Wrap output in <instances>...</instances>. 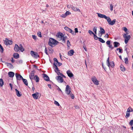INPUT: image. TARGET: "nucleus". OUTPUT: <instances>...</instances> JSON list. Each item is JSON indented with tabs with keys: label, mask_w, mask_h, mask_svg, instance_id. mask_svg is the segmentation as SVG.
<instances>
[{
	"label": "nucleus",
	"mask_w": 133,
	"mask_h": 133,
	"mask_svg": "<svg viewBox=\"0 0 133 133\" xmlns=\"http://www.w3.org/2000/svg\"><path fill=\"white\" fill-rule=\"evenodd\" d=\"M97 14L99 17L101 18H104L107 19L108 23L110 25H113L115 23L116 21L115 19H114L112 21H111V19L109 17H107L105 15L98 13H97Z\"/></svg>",
	"instance_id": "nucleus-1"
},
{
	"label": "nucleus",
	"mask_w": 133,
	"mask_h": 133,
	"mask_svg": "<svg viewBox=\"0 0 133 133\" xmlns=\"http://www.w3.org/2000/svg\"><path fill=\"white\" fill-rule=\"evenodd\" d=\"M59 42L54 38H50L48 42V44L52 48L58 44Z\"/></svg>",
	"instance_id": "nucleus-2"
},
{
	"label": "nucleus",
	"mask_w": 133,
	"mask_h": 133,
	"mask_svg": "<svg viewBox=\"0 0 133 133\" xmlns=\"http://www.w3.org/2000/svg\"><path fill=\"white\" fill-rule=\"evenodd\" d=\"M109 60V57H108L106 61V63L107 65L109 68L110 67L112 68H113L114 66V62L112 61L110 62Z\"/></svg>",
	"instance_id": "nucleus-3"
},
{
	"label": "nucleus",
	"mask_w": 133,
	"mask_h": 133,
	"mask_svg": "<svg viewBox=\"0 0 133 133\" xmlns=\"http://www.w3.org/2000/svg\"><path fill=\"white\" fill-rule=\"evenodd\" d=\"M30 54L34 58H37V57H39V56L38 55L37 52H35L32 51H31L30 52Z\"/></svg>",
	"instance_id": "nucleus-4"
},
{
	"label": "nucleus",
	"mask_w": 133,
	"mask_h": 133,
	"mask_svg": "<svg viewBox=\"0 0 133 133\" xmlns=\"http://www.w3.org/2000/svg\"><path fill=\"white\" fill-rule=\"evenodd\" d=\"M35 72V71L33 70L32 71L30 75L29 78L32 82V80L35 78V76H34V74Z\"/></svg>",
	"instance_id": "nucleus-5"
},
{
	"label": "nucleus",
	"mask_w": 133,
	"mask_h": 133,
	"mask_svg": "<svg viewBox=\"0 0 133 133\" xmlns=\"http://www.w3.org/2000/svg\"><path fill=\"white\" fill-rule=\"evenodd\" d=\"M4 42L5 44L6 45L12 44V41L9 40L7 38H5V40H4Z\"/></svg>",
	"instance_id": "nucleus-6"
},
{
	"label": "nucleus",
	"mask_w": 133,
	"mask_h": 133,
	"mask_svg": "<svg viewBox=\"0 0 133 133\" xmlns=\"http://www.w3.org/2000/svg\"><path fill=\"white\" fill-rule=\"evenodd\" d=\"M91 80L95 84L97 85L99 84V81L95 77L92 78Z\"/></svg>",
	"instance_id": "nucleus-7"
},
{
	"label": "nucleus",
	"mask_w": 133,
	"mask_h": 133,
	"mask_svg": "<svg viewBox=\"0 0 133 133\" xmlns=\"http://www.w3.org/2000/svg\"><path fill=\"white\" fill-rule=\"evenodd\" d=\"M70 88L68 85H66L65 90V92L66 94L68 95L70 93L71 91L70 90Z\"/></svg>",
	"instance_id": "nucleus-8"
},
{
	"label": "nucleus",
	"mask_w": 133,
	"mask_h": 133,
	"mask_svg": "<svg viewBox=\"0 0 133 133\" xmlns=\"http://www.w3.org/2000/svg\"><path fill=\"white\" fill-rule=\"evenodd\" d=\"M63 34L60 32H58L56 35V36L58 38H61V39H62V38L63 37Z\"/></svg>",
	"instance_id": "nucleus-9"
},
{
	"label": "nucleus",
	"mask_w": 133,
	"mask_h": 133,
	"mask_svg": "<svg viewBox=\"0 0 133 133\" xmlns=\"http://www.w3.org/2000/svg\"><path fill=\"white\" fill-rule=\"evenodd\" d=\"M42 75L43 76V78L44 80L46 81H48L50 80L49 77L46 74H43Z\"/></svg>",
	"instance_id": "nucleus-10"
},
{
	"label": "nucleus",
	"mask_w": 133,
	"mask_h": 133,
	"mask_svg": "<svg viewBox=\"0 0 133 133\" xmlns=\"http://www.w3.org/2000/svg\"><path fill=\"white\" fill-rule=\"evenodd\" d=\"M15 75L17 78V79L20 81L21 79H22L23 78L19 74H18L17 73H16Z\"/></svg>",
	"instance_id": "nucleus-11"
},
{
	"label": "nucleus",
	"mask_w": 133,
	"mask_h": 133,
	"mask_svg": "<svg viewBox=\"0 0 133 133\" xmlns=\"http://www.w3.org/2000/svg\"><path fill=\"white\" fill-rule=\"evenodd\" d=\"M56 78L58 81V82L60 83H62L63 81V79L60 76L56 77Z\"/></svg>",
	"instance_id": "nucleus-12"
},
{
	"label": "nucleus",
	"mask_w": 133,
	"mask_h": 133,
	"mask_svg": "<svg viewBox=\"0 0 133 133\" xmlns=\"http://www.w3.org/2000/svg\"><path fill=\"white\" fill-rule=\"evenodd\" d=\"M66 73L68 76L70 78L74 76V75L70 70H68L66 71Z\"/></svg>",
	"instance_id": "nucleus-13"
},
{
	"label": "nucleus",
	"mask_w": 133,
	"mask_h": 133,
	"mask_svg": "<svg viewBox=\"0 0 133 133\" xmlns=\"http://www.w3.org/2000/svg\"><path fill=\"white\" fill-rule=\"evenodd\" d=\"M106 43L107 45H109L108 47L111 49H113L114 48V47L112 46V45H110V41H107Z\"/></svg>",
	"instance_id": "nucleus-14"
},
{
	"label": "nucleus",
	"mask_w": 133,
	"mask_h": 133,
	"mask_svg": "<svg viewBox=\"0 0 133 133\" xmlns=\"http://www.w3.org/2000/svg\"><path fill=\"white\" fill-rule=\"evenodd\" d=\"M14 50L16 52H18L19 51V46L17 44H15L14 48Z\"/></svg>",
	"instance_id": "nucleus-15"
},
{
	"label": "nucleus",
	"mask_w": 133,
	"mask_h": 133,
	"mask_svg": "<svg viewBox=\"0 0 133 133\" xmlns=\"http://www.w3.org/2000/svg\"><path fill=\"white\" fill-rule=\"evenodd\" d=\"M38 93L36 92L35 93L32 94V96L35 99H37L38 98Z\"/></svg>",
	"instance_id": "nucleus-16"
},
{
	"label": "nucleus",
	"mask_w": 133,
	"mask_h": 133,
	"mask_svg": "<svg viewBox=\"0 0 133 133\" xmlns=\"http://www.w3.org/2000/svg\"><path fill=\"white\" fill-rule=\"evenodd\" d=\"M71 8L73 10L75 11L80 12V9L76 7L72 6Z\"/></svg>",
	"instance_id": "nucleus-17"
},
{
	"label": "nucleus",
	"mask_w": 133,
	"mask_h": 133,
	"mask_svg": "<svg viewBox=\"0 0 133 133\" xmlns=\"http://www.w3.org/2000/svg\"><path fill=\"white\" fill-rule=\"evenodd\" d=\"M57 63H56V64L55 63H54L53 64V66L54 68H55V71L56 72H57L56 71H59L60 70H59L57 68V66L56 65Z\"/></svg>",
	"instance_id": "nucleus-18"
},
{
	"label": "nucleus",
	"mask_w": 133,
	"mask_h": 133,
	"mask_svg": "<svg viewBox=\"0 0 133 133\" xmlns=\"http://www.w3.org/2000/svg\"><path fill=\"white\" fill-rule=\"evenodd\" d=\"M74 52V50L72 49L71 50L68 52V55L70 56H72L73 55Z\"/></svg>",
	"instance_id": "nucleus-19"
},
{
	"label": "nucleus",
	"mask_w": 133,
	"mask_h": 133,
	"mask_svg": "<svg viewBox=\"0 0 133 133\" xmlns=\"http://www.w3.org/2000/svg\"><path fill=\"white\" fill-rule=\"evenodd\" d=\"M15 90L16 92L17 95L18 97H19L22 96V94H21V92H20L19 91H18L17 89H15Z\"/></svg>",
	"instance_id": "nucleus-20"
},
{
	"label": "nucleus",
	"mask_w": 133,
	"mask_h": 133,
	"mask_svg": "<svg viewBox=\"0 0 133 133\" xmlns=\"http://www.w3.org/2000/svg\"><path fill=\"white\" fill-rule=\"evenodd\" d=\"M113 44L114 47H117L120 45V44L119 43L116 42H113Z\"/></svg>",
	"instance_id": "nucleus-21"
},
{
	"label": "nucleus",
	"mask_w": 133,
	"mask_h": 133,
	"mask_svg": "<svg viewBox=\"0 0 133 133\" xmlns=\"http://www.w3.org/2000/svg\"><path fill=\"white\" fill-rule=\"evenodd\" d=\"M5 64H6L7 66L10 69H13L14 68V67L10 63H5Z\"/></svg>",
	"instance_id": "nucleus-22"
},
{
	"label": "nucleus",
	"mask_w": 133,
	"mask_h": 133,
	"mask_svg": "<svg viewBox=\"0 0 133 133\" xmlns=\"http://www.w3.org/2000/svg\"><path fill=\"white\" fill-rule=\"evenodd\" d=\"M14 73L11 71L8 72V75L10 77H13L14 75Z\"/></svg>",
	"instance_id": "nucleus-23"
},
{
	"label": "nucleus",
	"mask_w": 133,
	"mask_h": 133,
	"mask_svg": "<svg viewBox=\"0 0 133 133\" xmlns=\"http://www.w3.org/2000/svg\"><path fill=\"white\" fill-rule=\"evenodd\" d=\"M19 50H20L21 52H23L24 50V49L21 44H20L19 45Z\"/></svg>",
	"instance_id": "nucleus-24"
},
{
	"label": "nucleus",
	"mask_w": 133,
	"mask_h": 133,
	"mask_svg": "<svg viewBox=\"0 0 133 133\" xmlns=\"http://www.w3.org/2000/svg\"><path fill=\"white\" fill-rule=\"evenodd\" d=\"M120 69L122 71H124L125 70V68L122 64H121L120 65Z\"/></svg>",
	"instance_id": "nucleus-25"
},
{
	"label": "nucleus",
	"mask_w": 133,
	"mask_h": 133,
	"mask_svg": "<svg viewBox=\"0 0 133 133\" xmlns=\"http://www.w3.org/2000/svg\"><path fill=\"white\" fill-rule=\"evenodd\" d=\"M13 56L15 58L17 59L19 57V55L18 53H15L14 54Z\"/></svg>",
	"instance_id": "nucleus-26"
},
{
	"label": "nucleus",
	"mask_w": 133,
	"mask_h": 133,
	"mask_svg": "<svg viewBox=\"0 0 133 133\" xmlns=\"http://www.w3.org/2000/svg\"><path fill=\"white\" fill-rule=\"evenodd\" d=\"M34 79H35L36 82H38L39 81V79L38 76L36 75L35 77V78Z\"/></svg>",
	"instance_id": "nucleus-27"
},
{
	"label": "nucleus",
	"mask_w": 133,
	"mask_h": 133,
	"mask_svg": "<svg viewBox=\"0 0 133 133\" xmlns=\"http://www.w3.org/2000/svg\"><path fill=\"white\" fill-rule=\"evenodd\" d=\"M22 80L25 84L26 86H27L28 85V82L27 80L23 78L22 79Z\"/></svg>",
	"instance_id": "nucleus-28"
},
{
	"label": "nucleus",
	"mask_w": 133,
	"mask_h": 133,
	"mask_svg": "<svg viewBox=\"0 0 133 133\" xmlns=\"http://www.w3.org/2000/svg\"><path fill=\"white\" fill-rule=\"evenodd\" d=\"M100 33L102 34H104L105 33V31L104 29L102 27H100Z\"/></svg>",
	"instance_id": "nucleus-29"
},
{
	"label": "nucleus",
	"mask_w": 133,
	"mask_h": 133,
	"mask_svg": "<svg viewBox=\"0 0 133 133\" xmlns=\"http://www.w3.org/2000/svg\"><path fill=\"white\" fill-rule=\"evenodd\" d=\"M4 84V81L3 79H0V86L2 87Z\"/></svg>",
	"instance_id": "nucleus-30"
},
{
	"label": "nucleus",
	"mask_w": 133,
	"mask_h": 133,
	"mask_svg": "<svg viewBox=\"0 0 133 133\" xmlns=\"http://www.w3.org/2000/svg\"><path fill=\"white\" fill-rule=\"evenodd\" d=\"M98 40L100 42L102 43H104L105 42V41L101 37L99 38Z\"/></svg>",
	"instance_id": "nucleus-31"
},
{
	"label": "nucleus",
	"mask_w": 133,
	"mask_h": 133,
	"mask_svg": "<svg viewBox=\"0 0 133 133\" xmlns=\"http://www.w3.org/2000/svg\"><path fill=\"white\" fill-rule=\"evenodd\" d=\"M0 48L1 49V50H0V51L1 53H3L4 51V49L2 46V45L0 44Z\"/></svg>",
	"instance_id": "nucleus-32"
},
{
	"label": "nucleus",
	"mask_w": 133,
	"mask_h": 133,
	"mask_svg": "<svg viewBox=\"0 0 133 133\" xmlns=\"http://www.w3.org/2000/svg\"><path fill=\"white\" fill-rule=\"evenodd\" d=\"M125 63L126 64H128V60L127 58H125L124 59Z\"/></svg>",
	"instance_id": "nucleus-33"
},
{
	"label": "nucleus",
	"mask_w": 133,
	"mask_h": 133,
	"mask_svg": "<svg viewBox=\"0 0 133 133\" xmlns=\"http://www.w3.org/2000/svg\"><path fill=\"white\" fill-rule=\"evenodd\" d=\"M130 37H131L130 35H128L127 36L125 37V38H125V39L129 41L130 39Z\"/></svg>",
	"instance_id": "nucleus-34"
},
{
	"label": "nucleus",
	"mask_w": 133,
	"mask_h": 133,
	"mask_svg": "<svg viewBox=\"0 0 133 133\" xmlns=\"http://www.w3.org/2000/svg\"><path fill=\"white\" fill-rule=\"evenodd\" d=\"M130 113L129 112H126V115L125 116V117L126 118H127L130 116Z\"/></svg>",
	"instance_id": "nucleus-35"
},
{
	"label": "nucleus",
	"mask_w": 133,
	"mask_h": 133,
	"mask_svg": "<svg viewBox=\"0 0 133 133\" xmlns=\"http://www.w3.org/2000/svg\"><path fill=\"white\" fill-rule=\"evenodd\" d=\"M67 37V36H63V37L62 38V39L63 40V41L64 42V43H65V41L66 39V38Z\"/></svg>",
	"instance_id": "nucleus-36"
},
{
	"label": "nucleus",
	"mask_w": 133,
	"mask_h": 133,
	"mask_svg": "<svg viewBox=\"0 0 133 133\" xmlns=\"http://www.w3.org/2000/svg\"><path fill=\"white\" fill-rule=\"evenodd\" d=\"M70 94V97L72 99H74V95L72 94V93H71L69 94Z\"/></svg>",
	"instance_id": "nucleus-37"
},
{
	"label": "nucleus",
	"mask_w": 133,
	"mask_h": 133,
	"mask_svg": "<svg viewBox=\"0 0 133 133\" xmlns=\"http://www.w3.org/2000/svg\"><path fill=\"white\" fill-rule=\"evenodd\" d=\"M64 29L66 30V31H69V30L70 29V28H69L67 26H65L64 28Z\"/></svg>",
	"instance_id": "nucleus-38"
},
{
	"label": "nucleus",
	"mask_w": 133,
	"mask_h": 133,
	"mask_svg": "<svg viewBox=\"0 0 133 133\" xmlns=\"http://www.w3.org/2000/svg\"><path fill=\"white\" fill-rule=\"evenodd\" d=\"M67 45L69 47L71 45V44L69 40H68L67 42Z\"/></svg>",
	"instance_id": "nucleus-39"
},
{
	"label": "nucleus",
	"mask_w": 133,
	"mask_h": 133,
	"mask_svg": "<svg viewBox=\"0 0 133 133\" xmlns=\"http://www.w3.org/2000/svg\"><path fill=\"white\" fill-rule=\"evenodd\" d=\"M94 39L95 40H97L98 39V38L99 37H98L95 34H94Z\"/></svg>",
	"instance_id": "nucleus-40"
},
{
	"label": "nucleus",
	"mask_w": 133,
	"mask_h": 133,
	"mask_svg": "<svg viewBox=\"0 0 133 133\" xmlns=\"http://www.w3.org/2000/svg\"><path fill=\"white\" fill-rule=\"evenodd\" d=\"M37 34L38 36L39 37H42L41 34V32L40 31H38L37 33Z\"/></svg>",
	"instance_id": "nucleus-41"
},
{
	"label": "nucleus",
	"mask_w": 133,
	"mask_h": 133,
	"mask_svg": "<svg viewBox=\"0 0 133 133\" xmlns=\"http://www.w3.org/2000/svg\"><path fill=\"white\" fill-rule=\"evenodd\" d=\"M113 6L112 4H110V10H111V11H112L113 10Z\"/></svg>",
	"instance_id": "nucleus-42"
},
{
	"label": "nucleus",
	"mask_w": 133,
	"mask_h": 133,
	"mask_svg": "<svg viewBox=\"0 0 133 133\" xmlns=\"http://www.w3.org/2000/svg\"><path fill=\"white\" fill-rule=\"evenodd\" d=\"M65 14L66 15V16H67L68 15L71 14V13L70 12L68 11H67L66 12Z\"/></svg>",
	"instance_id": "nucleus-43"
},
{
	"label": "nucleus",
	"mask_w": 133,
	"mask_h": 133,
	"mask_svg": "<svg viewBox=\"0 0 133 133\" xmlns=\"http://www.w3.org/2000/svg\"><path fill=\"white\" fill-rule=\"evenodd\" d=\"M129 124L131 126H132L133 125V119L131 120L130 121V122L129 123Z\"/></svg>",
	"instance_id": "nucleus-44"
},
{
	"label": "nucleus",
	"mask_w": 133,
	"mask_h": 133,
	"mask_svg": "<svg viewBox=\"0 0 133 133\" xmlns=\"http://www.w3.org/2000/svg\"><path fill=\"white\" fill-rule=\"evenodd\" d=\"M88 32L90 35L95 34L91 30H89L88 31Z\"/></svg>",
	"instance_id": "nucleus-45"
},
{
	"label": "nucleus",
	"mask_w": 133,
	"mask_h": 133,
	"mask_svg": "<svg viewBox=\"0 0 133 133\" xmlns=\"http://www.w3.org/2000/svg\"><path fill=\"white\" fill-rule=\"evenodd\" d=\"M54 102H55V104H56V105L58 106H59L60 105H59V103L57 101H55Z\"/></svg>",
	"instance_id": "nucleus-46"
},
{
	"label": "nucleus",
	"mask_w": 133,
	"mask_h": 133,
	"mask_svg": "<svg viewBox=\"0 0 133 133\" xmlns=\"http://www.w3.org/2000/svg\"><path fill=\"white\" fill-rule=\"evenodd\" d=\"M66 16L65 14H62L61 15V17L63 18H65Z\"/></svg>",
	"instance_id": "nucleus-47"
},
{
	"label": "nucleus",
	"mask_w": 133,
	"mask_h": 133,
	"mask_svg": "<svg viewBox=\"0 0 133 133\" xmlns=\"http://www.w3.org/2000/svg\"><path fill=\"white\" fill-rule=\"evenodd\" d=\"M123 30H124L125 32H127L128 29L126 27H123Z\"/></svg>",
	"instance_id": "nucleus-48"
},
{
	"label": "nucleus",
	"mask_w": 133,
	"mask_h": 133,
	"mask_svg": "<svg viewBox=\"0 0 133 133\" xmlns=\"http://www.w3.org/2000/svg\"><path fill=\"white\" fill-rule=\"evenodd\" d=\"M32 38L35 39V40L36 39H37V36L35 35H32Z\"/></svg>",
	"instance_id": "nucleus-49"
},
{
	"label": "nucleus",
	"mask_w": 133,
	"mask_h": 133,
	"mask_svg": "<svg viewBox=\"0 0 133 133\" xmlns=\"http://www.w3.org/2000/svg\"><path fill=\"white\" fill-rule=\"evenodd\" d=\"M97 28L96 26H95V27H94V28H93V31L94 32H97Z\"/></svg>",
	"instance_id": "nucleus-50"
},
{
	"label": "nucleus",
	"mask_w": 133,
	"mask_h": 133,
	"mask_svg": "<svg viewBox=\"0 0 133 133\" xmlns=\"http://www.w3.org/2000/svg\"><path fill=\"white\" fill-rule=\"evenodd\" d=\"M45 52L47 55H48V54L47 52V49L46 47L45 48Z\"/></svg>",
	"instance_id": "nucleus-51"
},
{
	"label": "nucleus",
	"mask_w": 133,
	"mask_h": 133,
	"mask_svg": "<svg viewBox=\"0 0 133 133\" xmlns=\"http://www.w3.org/2000/svg\"><path fill=\"white\" fill-rule=\"evenodd\" d=\"M75 32L76 34V33H77L78 32V29L77 28H76L75 29Z\"/></svg>",
	"instance_id": "nucleus-52"
},
{
	"label": "nucleus",
	"mask_w": 133,
	"mask_h": 133,
	"mask_svg": "<svg viewBox=\"0 0 133 133\" xmlns=\"http://www.w3.org/2000/svg\"><path fill=\"white\" fill-rule=\"evenodd\" d=\"M54 62H56L57 63L58 62L57 59L56 58H54Z\"/></svg>",
	"instance_id": "nucleus-53"
},
{
	"label": "nucleus",
	"mask_w": 133,
	"mask_h": 133,
	"mask_svg": "<svg viewBox=\"0 0 133 133\" xmlns=\"http://www.w3.org/2000/svg\"><path fill=\"white\" fill-rule=\"evenodd\" d=\"M57 74L58 75H60L61 76L62 75V74L59 71H58Z\"/></svg>",
	"instance_id": "nucleus-54"
},
{
	"label": "nucleus",
	"mask_w": 133,
	"mask_h": 133,
	"mask_svg": "<svg viewBox=\"0 0 133 133\" xmlns=\"http://www.w3.org/2000/svg\"><path fill=\"white\" fill-rule=\"evenodd\" d=\"M48 49L50 51H51V50L52 51H54L53 49L51 48L50 47L48 48Z\"/></svg>",
	"instance_id": "nucleus-55"
},
{
	"label": "nucleus",
	"mask_w": 133,
	"mask_h": 133,
	"mask_svg": "<svg viewBox=\"0 0 133 133\" xmlns=\"http://www.w3.org/2000/svg\"><path fill=\"white\" fill-rule=\"evenodd\" d=\"M130 107H129L128 109H127V112H131V111L130 110Z\"/></svg>",
	"instance_id": "nucleus-56"
},
{
	"label": "nucleus",
	"mask_w": 133,
	"mask_h": 133,
	"mask_svg": "<svg viewBox=\"0 0 133 133\" xmlns=\"http://www.w3.org/2000/svg\"><path fill=\"white\" fill-rule=\"evenodd\" d=\"M56 86L58 88L57 89V90H58V91H61L62 93V90H61V89L58 87L57 86Z\"/></svg>",
	"instance_id": "nucleus-57"
},
{
	"label": "nucleus",
	"mask_w": 133,
	"mask_h": 133,
	"mask_svg": "<svg viewBox=\"0 0 133 133\" xmlns=\"http://www.w3.org/2000/svg\"><path fill=\"white\" fill-rule=\"evenodd\" d=\"M57 63L58 64V66H60L62 64V63L59 62Z\"/></svg>",
	"instance_id": "nucleus-58"
},
{
	"label": "nucleus",
	"mask_w": 133,
	"mask_h": 133,
	"mask_svg": "<svg viewBox=\"0 0 133 133\" xmlns=\"http://www.w3.org/2000/svg\"><path fill=\"white\" fill-rule=\"evenodd\" d=\"M119 52L120 53H122L123 52L122 49L120 48L119 50Z\"/></svg>",
	"instance_id": "nucleus-59"
},
{
	"label": "nucleus",
	"mask_w": 133,
	"mask_h": 133,
	"mask_svg": "<svg viewBox=\"0 0 133 133\" xmlns=\"http://www.w3.org/2000/svg\"><path fill=\"white\" fill-rule=\"evenodd\" d=\"M67 7L68 8H70L71 7V8L72 7L70 5H67Z\"/></svg>",
	"instance_id": "nucleus-60"
},
{
	"label": "nucleus",
	"mask_w": 133,
	"mask_h": 133,
	"mask_svg": "<svg viewBox=\"0 0 133 133\" xmlns=\"http://www.w3.org/2000/svg\"><path fill=\"white\" fill-rule=\"evenodd\" d=\"M9 85L10 87L11 88V90H12V84H11V83H10Z\"/></svg>",
	"instance_id": "nucleus-61"
},
{
	"label": "nucleus",
	"mask_w": 133,
	"mask_h": 133,
	"mask_svg": "<svg viewBox=\"0 0 133 133\" xmlns=\"http://www.w3.org/2000/svg\"><path fill=\"white\" fill-rule=\"evenodd\" d=\"M102 34L101 33H99L98 34V36L100 37H101Z\"/></svg>",
	"instance_id": "nucleus-62"
},
{
	"label": "nucleus",
	"mask_w": 133,
	"mask_h": 133,
	"mask_svg": "<svg viewBox=\"0 0 133 133\" xmlns=\"http://www.w3.org/2000/svg\"><path fill=\"white\" fill-rule=\"evenodd\" d=\"M11 59H12L11 60V62L12 63L14 62H15V60L14 59H13V58H12Z\"/></svg>",
	"instance_id": "nucleus-63"
},
{
	"label": "nucleus",
	"mask_w": 133,
	"mask_h": 133,
	"mask_svg": "<svg viewBox=\"0 0 133 133\" xmlns=\"http://www.w3.org/2000/svg\"><path fill=\"white\" fill-rule=\"evenodd\" d=\"M18 62L19 64H21L22 63V61L20 60Z\"/></svg>",
	"instance_id": "nucleus-64"
}]
</instances>
